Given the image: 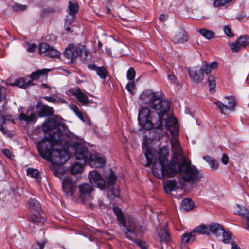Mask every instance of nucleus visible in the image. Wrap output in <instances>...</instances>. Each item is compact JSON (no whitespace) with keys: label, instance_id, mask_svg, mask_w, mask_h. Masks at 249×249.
<instances>
[{"label":"nucleus","instance_id":"79ce46f5","mask_svg":"<svg viewBox=\"0 0 249 249\" xmlns=\"http://www.w3.org/2000/svg\"><path fill=\"white\" fill-rule=\"evenodd\" d=\"M30 219L31 222L34 224H39L40 223H43L44 221L43 218H41L38 215L36 214L31 215L30 216Z\"/></svg>","mask_w":249,"mask_h":249},{"label":"nucleus","instance_id":"5fc2aeb1","mask_svg":"<svg viewBox=\"0 0 249 249\" xmlns=\"http://www.w3.org/2000/svg\"><path fill=\"white\" fill-rule=\"evenodd\" d=\"M221 161L225 165L228 163L229 158L226 154H223Z\"/></svg>","mask_w":249,"mask_h":249},{"label":"nucleus","instance_id":"aec40b11","mask_svg":"<svg viewBox=\"0 0 249 249\" xmlns=\"http://www.w3.org/2000/svg\"><path fill=\"white\" fill-rule=\"evenodd\" d=\"M224 229L223 226L219 224L212 223L208 225L209 234L210 235V233H212L216 237L220 236Z\"/></svg>","mask_w":249,"mask_h":249},{"label":"nucleus","instance_id":"a19ab883","mask_svg":"<svg viewBox=\"0 0 249 249\" xmlns=\"http://www.w3.org/2000/svg\"><path fill=\"white\" fill-rule=\"evenodd\" d=\"M209 86H210V91L212 92L215 88L216 85L215 77L213 75H210L208 79Z\"/></svg>","mask_w":249,"mask_h":249},{"label":"nucleus","instance_id":"864d4df0","mask_svg":"<svg viewBox=\"0 0 249 249\" xmlns=\"http://www.w3.org/2000/svg\"><path fill=\"white\" fill-rule=\"evenodd\" d=\"M168 79L173 83H175L177 82V78L174 74L168 73Z\"/></svg>","mask_w":249,"mask_h":249},{"label":"nucleus","instance_id":"c756f323","mask_svg":"<svg viewBox=\"0 0 249 249\" xmlns=\"http://www.w3.org/2000/svg\"><path fill=\"white\" fill-rule=\"evenodd\" d=\"M27 174L33 178H35L37 182L41 181V177L39 171L37 169L29 168L27 170Z\"/></svg>","mask_w":249,"mask_h":249},{"label":"nucleus","instance_id":"4be33fe9","mask_svg":"<svg viewBox=\"0 0 249 249\" xmlns=\"http://www.w3.org/2000/svg\"><path fill=\"white\" fill-rule=\"evenodd\" d=\"M36 114L34 112L29 113V111L28 110L26 113H21L19 116V119L20 120L24 121L27 124H29L34 122L35 120Z\"/></svg>","mask_w":249,"mask_h":249},{"label":"nucleus","instance_id":"f03ea898","mask_svg":"<svg viewBox=\"0 0 249 249\" xmlns=\"http://www.w3.org/2000/svg\"><path fill=\"white\" fill-rule=\"evenodd\" d=\"M67 126L58 118L49 119L43 123L42 129L45 132L53 131L49 138L45 137L38 142L37 150L44 159L50 160L56 165L64 164L69 159V154L65 149H53L54 144L61 142L66 134Z\"/></svg>","mask_w":249,"mask_h":249},{"label":"nucleus","instance_id":"412c9836","mask_svg":"<svg viewBox=\"0 0 249 249\" xmlns=\"http://www.w3.org/2000/svg\"><path fill=\"white\" fill-rule=\"evenodd\" d=\"M158 237L160 243L168 244L171 240L170 234L165 228L160 230L158 233Z\"/></svg>","mask_w":249,"mask_h":249},{"label":"nucleus","instance_id":"8fccbe9b","mask_svg":"<svg viewBox=\"0 0 249 249\" xmlns=\"http://www.w3.org/2000/svg\"><path fill=\"white\" fill-rule=\"evenodd\" d=\"M3 124H4L0 123V130L4 135H6L7 136L10 135L11 133L10 131L3 126Z\"/></svg>","mask_w":249,"mask_h":249},{"label":"nucleus","instance_id":"774afa93","mask_svg":"<svg viewBox=\"0 0 249 249\" xmlns=\"http://www.w3.org/2000/svg\"><path fill=\"white\" fill-rule=\"evenodd\" d=\"M41 87H43L44 88H48L49 87L48 85L46 84H42L41 85Z\"/></svg>","mask_w":249,"mask_h":249},{"label":"nucleus","instance_id":"680f3d73","mask_svg":"<svg viewBox=\"0 0 249 249\" xmlns=\"http://www.w3.org/2000/svg\"><path fill=\"white\" fill-rule=\"evenodd\" d=\"M248 17L246 16V15H238L237 17H236V18L238 19V20H239V21H241L242 20H243L245 18H247Z\"/></svg>","mask_w":249,"mask_h":249},{"label":"nucleus","instance_id":"72a5a7b5","mask_svg":"<svg viewBox=\"0 0 249 249\" xmlns=\"http://www.w3.org/2000/svg\"><path fill=\"white\" fill-rule=\"evenodd\" d=\"M117 177L112 170H110V173L107 178V183L106 184V186H113L117 180Z\"/></svg>","mask_w":249,"mask_h":249},{"label":"nucleus","instance_id":"052dcab7","mask_svg":"<svg viewBox=\"0 0 249 249\" xmlns=\"http://www.w3.org/2000/svg\"><path fill=\"white\" fill-rule=\"evenodd\" d=\"M168 18V16L166 14H161L159 17V19L160 21H164Z\"/></svg>","mask_w":249,"mask_h":249},{"label":"nucleus","instance_id":"20e7f679","mask_svg":"<svg viewBox=\"0 0 249 249\" xmlns=\"http://www.w3.org/2000/svg\"><path fill=\"white\" fill-rule=\"evenodd\" d=\"M218 65L216 62H212L210 64L205 62L203 66H196L188 68V71L192 81L196 83H199L203 81L204 73L209 74L213 69L217 68Z\"/></svg>","mask_w":249,"mask_h":249},{"label":"nucleus","instance_id":"c03bdc74","mask_svg":"<svg viewBox=\"0 0 249 249\" xmlns=\"http://www.w3.org/2000/svg\"><path fill=\"white\" fill-rule=\"evenodd\" d=\"M107 196L109 198L113 199L119 196V191L118 190L115 191L113 189L111 188L108 191Z\"/></svg>","mask_w":249,"mask_h":249},{"label":"nucleus","instance_id":"9d476101","mask_svg":"<svg viewBox=\"0 0 249 249\" xmlns=\"http://www.w3.org/2000/svg\"><path fill=\"white\" fill-rule=\"evenodd\" d=\"M39 53L44 56L52 58H58L60 53L46 43H41L39 46Z\"/></svg>","mask_w":249,"mask_h":249},{"label":"nucleus","instance_id":"7c9ffc66","mask_svg":"<svg viewBox=\"0 0 249 249\" xmlns=\"http://www.w3.org/2000/svg\"><path fill=\"white\" fill-rule=\"evenodd\" d=\"M196 239V236L192 231L190 232L186 233L182 236V242L186 244L189 242H193Z\"/></svg>","mask_w":249,"mask_h":249},{"label":"nucleus","instance_id":"ea45409f","mask_svg":"<svg viewBox=\"0 0 249 249\" xmlns=\"http://www.w3.org/2000/svg\"><path fill=\"white\" fill-rule=\"evenodd\" d=\"M144 154L147 160V163L145 165V166L148 167L151 165L153 161V155L151 153L150 150L148 148H146L145 150Z\"/></svg>","mask_w":249,"mask_h":249},{"label":"nucleus","instance_id":"6ab92c4d","mask_svg":"<svg viewBox=\"0 0 249 249\" xmlns=\"http://www.w3.org/2000/svg\"><path fill=\"white\" fill-rule=\"evenodd\" d=\"M73 94L82 105H85L89 104V100L88 96L81 91L79 88H76L73 91Z\"/></svg>","mask_w":249,"mask_h":249},{"label":"nucleus","instance_id":"de8ad7c7","mask_svg":"<svg viewBox=\"0 0 249 249\" xmlns=\"http://www.w3.org/2000/svg\"><path fill=\"white\" fill-rule=\"evenodd\" d=\"M224 31L228 36L232 37L234 36L233 33L231 32V30L229 26H225L224 28Z\"/></svg>","mask_w":249,"mask_h":249},{"label":"nucleus","instance_id":"c85d7f7f","mask_svg":"<svg viewBox=\"0 0 249 249\" xmlns=\"http://www.w3.org/2000/svg\"><path fill=\"white\" fill-rule=\"evenodd\" d=\"M203 159L209 164L212 170H216L218 167V164L213 157L206 155L203 157Z\"/></svg>","mask_w":249,"mask_h":249},{"label":"nucleus","instance_id":"b1692460","mask_svg":"<svg viewBox=\"0 0 249 249\" xmlns=\"http://www.w3.org/2000/svg\"><path fill=\"white\" fill-rule=\"evenodd\" d=\"M192 231L194 233L209 235L208 225L201 224L194 229Z\"/></svg>","mask_w":249,"mask_h":249},{"label":"nucleus","instance_id":"cd10ccee","mask_svg":"<svg viewBox=\"0 0 249 249\" xmlns=\"http://www.w3.org/2000/svg\"><path fill=\"white\" fill-rule=\"evenodd\" d=\"M234 209L235 214L241 216L243 217L248 214L249 212L246 208L244 206H240L239 204L236 205V206L234 207Z\"/></svg>","mask_w":249,"mask_h":249},{"label":"nucleus","instance_id":"ddd939ff","mask_svg":"<svg viewBox=\"0 0 249 249\" xmlns=\"http://www.w3.org/2000/svg\"><path fill=\"white\" fill-rule=\"evenodd\" d=\"M90 155V154L88 151L87 148L82 145H78L75 149V159L80 160L83 163L87 162Z\"/></svg>","mask_w":249,"mask_h":249},{"label":"nucleus","instance_id":"0e129e2a","mask_svg":"<svg viewBox=\"0 0 249 249\" xmlns=\"http://www.w3.org/2000/svg\"><path fill=\"white\" fill-rule=\"evenodd\" d=\"M137 244L142 248V249H147L146 247L143 246V243L142 242L139 241Z\"/></svg>","mask_w":249,"mask_h":249},{"label":"nucleus","instance_id":"a878e982","mask_svg":"<svg viewBox=\"0 0 249 249\" xmlns=\"http://www.w3.org/2000/svg\"><path fill=\"white\" fill-rule=\"evenodd\" d=\"M113 212L117 218V220L119 223V226L123 224V223L126 221L124 214L120 208L117 207H115L113 209Z\"/></svg>","mask_w":249,"mask_h":249},{"label":"nucleus","instance_id":"f3484780","mask_svg":"<svg viewBox=\"0 0 249 249\" xmlns=\"http://www.w3.org/2000/svg\"><path fill=\"white\" fill-rule=\"evenodd\" d=\"M89 165L94 168H99L104 166L105 162V159L95 154H90L87 161Z\"/></svg>","mask_w":249,"mask_h":249},{"label":"nucleus","instance_id":"f8f14e48","mask_svg":"<svg viewBox=\"0 0 249 249\" xmlns=\"http://www.w3.org/2000/svg\"><path fill=\"white\" fill-rule=\"evenodd\" d=\"M62 188L64 192L67 195L72 196L76 189V182L71 177H66L62 181Z\"/></svg>","mask_w":249,"mask_h":249},{"label":"nucleus","instance_id":"1a4fd4ad","mask_svg":"<svg viewBox=\"0 0 249 249\" xmlns=\"http://www.w3.org/2000/svg\"><path fill=\"white\" fill-rule=\"evenodd\" d=\"M225 99L228 100L227 103H224L220 101L214 103L221 113L223 114H227L229 111H233L235 107V101L233 98L226 97Z\"/></svg>","mask_w":249,"mask_h":249},{"label":"nucleus","instance_id":"4c0bfd02","mask_svg":"<svg viewBox=\"0 0 249 249\" xmlns=\"http://www.w3.org/2000/svg\"><path fill=\"white\" fill-rule=\"evenodd\" d=\"M221 234L223 235V242L225 244H228L231 243V233L226 231L225 230H223V231L221 232Z\"/></svg>","mask_w":249,"mask_h":249},{"label":"nucleus","instance_id":"f704fd0d","mask_svg":"<svg viewBox=\"0 0 249 249\" xmlns=\"http://www.w3.org/2000/svg\"><path fill=\"white\" fill-rule=\"evenodd\" d=\"M177 186V183L174 180H169L164 186V190L166 193H170L174 190Z\"/></svg>","mask_w":249,"mask_h":249},{"label":"nucleus","instance_id":"e433bc0d","mask_svg":"<svg viewBox=\"0 0 249 249\" xmlns=\"http://www.w3.org/2000/svg\"><path fill=\"white\" fill-rule=\"evenodd\" d=\"M70 108L73 111L75 114L81 120L84 121V115L83 113L79 110L78 107L73 104H71L69 106Z\"/></svg>","mask_w":249,"mask_h":249},{"label":"nucleus","instance_id":"2f4dec72","mask_svg":"<svg viewBox=\"0 0 249 249\" xmlns=\"http://www.w3.org/2000/svg\"><path fill=\"white\" fill-rule=\"evenodd\" d=\"M49 71L50 70L47 69L39 70L34 72H33L31 75L30 77L32 80H36L40 77L41 75L47 74Z\"/></svg>","mask_w":249,"mask_h":249},{"label":"nucleus","instance_id":"423d86ee","mask_svg":"<svg viewBox=\"0 0 249 249\" xmlns=\"http://www.w3.org/2000/svg\"><path fill=\"white\" fill-rule=\"evenodd\" d=\"M88 54L84 46H74L73 45H69L63 53L64 56L69 60L68 62L71 63H73L78 56L86 59Z\"/></svg>","mask_w":249,"mask_h":249},{"label":"nucleus","instance_id":"7ed1b4c3","mask_svg":"<svg viewBox=\"0 0 249 249\" xmlns=\"http://www.w3.org/2000/svg\"><path fill=\"white\" fill-rule=\"evenodd\" d=\"M140 98L144 104H147L151 108L159 110L157 114L158 121L155 123L156 128L163 129V127L177 124V120L174 117L164 118L170 109V103L169 101L162 99L156 93L150 90L144 91Z\"/></svg>","mask_w":249,"mask_h":249},{"label":"nucleus","instance_id":"f257e3e1","mask_svg":"<svg viewBox=\"0 0 249 249\" xmlns=\"http://www.w3.org/2000/svg\"><path fill=\"white\" fill-rule=\"evenodd\" d=\"M171 144L173 153V159L169 164H166L168 162V152L166 149H160L159 156L155 158L152 165L154 175L158 178H170L179 172L184 181L192 183L199 182L203 177V173L182 156L178 139L173 137L171 140Z\"/></svg>","mask_w":249,"mask_h":249},{"label":"nucleus","instance_id":"393cba45","mask_svg":"<svg viewBox=\"0 0 249 249\" xmlns=\"http://www.w3.org/2000/svg\"><path fill=\"white\" fill-rule=\"evenodd\" d=\"M194 207V202L191 199H184L181 203L180 208L184 211H188L192 210Z\"/></svg>","mask_w":249,"mask_h":249},{"label":"nucleus","instance_id":"39448f33","mask_svg":"<svg viewBox=\"0 0 249 249\" xmlns=\"http://www.w3.org/2000/svg\"><path fill=\"white\" fill-rule=\"evenodd\" d=\"M120 227L126 235V238L132 241L139 237L143 232L142 227L134 219H129L128 222L125 221Z\"/></svg>","mask_w":249,"mask_h":249},{"label":"nucleus","instance_id":"69168bd1","mask_svg":"<svg viewBox=\"0 0 249 249\" xmlns=\"http://www.w3.org/2000/svg\"><path fill=\"white\" fill-rule=\"evenodd\" d=\"M244 217H245L246 219L247 225L248 227L249 228V213H248V214H247Z\"/></svg>","mask_w":249,"mask_h":249},{"label":"nucleus","instance_id":"dca6fc26","mask_svg":"<svg viewBox=\"0 0 249 249\" xmlns=\"http://www.w3.org/2000/svg\"><path fill=\"white\" fill-rule=\"evenodd\" d=\"M36 109L38 115L40 117L51 116L54 112L53 107L43 105L40 102L37 103Z\"/></svg>","mask_w":249,"mask_h":249},{"label":"nucleus","instance_id":"603ef678","mask_svg":"<svg viewBox=\"0 0 249 249\" xmlns=\"http://www.w3.org/2000/svg\"><path fill=\"white\" fill-rule=\"evenodd\" d=\"M37 48V46L36 45L34 44H31L28 45V48H27V51L28 52H34L36 49Z\"/></svg>","mask_w":249,"mask_h":249},{"label":"nucleus","instance_id":"338daca9","mask_svg":"<svg viewBox=\"0 0 249 249\" xmlns=\"http://www.w3.org/2000/svg\"><path fill=\"white\" fill-rule=\"evenodd\" d=\"M36 246H37V247H38V249H43L44 247V244L42 243L38 244L37 245H36Z\"/></svg>","mask_w":249,"mask_h":249},{"label":"nucleus","instance_id":"09e8293b","mask_svg":"<svg viewBox=\"0 0 249 249\" xmlns=\"http://www.w3.org/2000/svg\"><path fill=\"white\" fill-rule=\"evenodd\" d=\"M12 8L14 11H23L26 9V5L15 4L13 6Z\"/></svg>","mask_w":249,"mask_h":249},{"label":"nucleus","instance_id":"2eb2a0df","mask_svg":"<svg viewBox=\"0 0 249 249\" xmlns=\"http://www.w3.org/2000/svg\"><path fill=\"white\" fill-rule=\"evenodd\" d=\"M188 36L184 29L180 28L172 36V40L175 44H182L188 40Z\"/></svg>","mask_w":249,"mask_h":249},{"label":"nucleus","instance_id":"58836bf2","mask_svg":"<svg viewBox=\"0 0 249 249\" xmlns=\"http://www.w3.org/2000/svg\"><path fill=\"white\" fill-rule=\"evenodd\" d=\"M10 85L12 86H18L25 89V81L23 78H20L15 80L14 82L10 83Z\"/></svg>","mask_w":249,"mask_h":249},{"label":"nucleus","instance_id":"473e14b6","mask_svg":"<svg viewBox=\"0 0 249 249\" xmlns=\"http://www.w3.org/2000/svg\"><path fill=\"white\" fill-rule=\"evenodd\" d=\"M199 32L203 37L207 39H211L215 36L214 32L206 29H201L199 30Z\"/></svg>","mask_w":249,"mask_h":249},{"label":"nucleus","instance_id":"bb28decb","mask_svg":"<svg viewBox=\"0 0 249 249\" xmlns=\"http://www.w3.org/2000/svg\"><path fill=\"white\" fill-rule=\"evenodd\" d=\"M85 163H83L81 161L80 163L76 162L71 165V171L72 174H76L81 173L83 171V164Z\"/></svg>","mask_w":249,"mask_h":249},{"label":"nucleus","instance_id":"49530a36","mask_svg":"<svg viewBox=\"0 0 249 249\" xmlns=\"http://www.w3.org/2000/svg\"><path fill=\"white\" fill-rule=\"evenodd\" d=\"M135 76V71L132 68H129L127 72V78L129 80H132Z\"/></svg>","mask_w":249,"mask_h":249},{"label":"nucleus","instance_id":"c9c22d12","mask_svg":"<svg viewBox=\"0 0 249 249\" xmlns=\"http://www.w3.org/2000/svg\"><path fill=\"white\" fill-rule=\"evenodd\" d=\"M96 72L97 74L103 79H105L108 75L107 69L103 66L99 67Z\"/></svg>","mask_w":249,"mask_h":249},{"label":"nucleus","instance_id":"0eeeda50","mask_svg":"<svg viewBox=\"0 0 249 249\" xmlns=\"http://www.w3.org/2000/svg\"><path fill=\"white\" fill-rule=\"evenodd\" d=\"M150 110L148 108H142L139 113L138 120L141 127L145 130L155 128L156 120L150 117Z\"/></svg>","mask_w":249,"mask_h":249},{"label":"nucleus","instance_id":"37998d69","mask_svg":"<svg viewBox=\"0 0 249 249\" xmlns=\"http://www.w3.org/2000/svg\"><path fill=\"white\" fill-rule=\"evenodd\" d=\"M165 128L168 130L170 133L174 136L178 134V124L169 127H165Z\"/></svg>","mask_w":249,"mask_h":249},{"label":"nucleus","instance_id":"bf43d9fd","mask_svg":"<svg viewBox=\"0 0 249 249\" xmlns=\"http://www.w3.org/2000/svg\"><path fill=\"white\" fill-rule=\"evenodd\" d=\"M88 67L89 69H91V70H94V71H97V68H98L99 67H97L95 64H89V65H88Z\"/></svg>","mask_w":249,"mask_h":249},{"label":"nucleus","instance_id":"6e6d98bb","mask_svg":"<svg viewBox=\"0 0 249 249\" xmlns=\"http://www.w3.org/2000/svg\"><path fill=\"white\" fill-rule=\"evenodd\" d=\"M2 153L8 158H10L11 156V153L10 151L8 149H5L3 150Z\"/></svg>","mask_w":249,"mask_h":249},{"label":"nucleus","instance_id":"5701e85b","mask_svg":"<svg viewBox=\"0 0 249 249\" xmlns=\"http://www.w3.org/2000/svg\"><path fill=\"white\" fill-rule=\"evenodd\" d=\"M28 207L32 211L36 212L38 214L41 209L39 203L35 199H30L29 200Z\"/></svg>","mask_w":249,"mask_h":249},{"label":"nucleus","instance_id":"9b49d317","mask_svg":"<svg viewBox=\"0 0 249 249\" xmlns=\"http://www.w3.org/2000/svg\"><path fill=\"white\" fill-rule=\"evenodd\" d=\"M249 44V37L247 35H241L235 41L231 44V48L233 52H238L245 48Z\"/></svg>","mask_w":249,"mask_h":249},{"label":"nucleus","instance_id":"a18cd8bd","mask_svg":"<svg viewBox=\"0 0 249 249\" xmlns=\"http://www.w3.org/2000/svg\"><path fill=\"white\" fill-rule=\"evenodd\" d=\"M232 0H215L213 3V5L215 7H218L220 6H223L225 5V4L228 3Z\"/></svg>","mask_w":249,"mask_h":249},{"label":"nucleus","instance_id":"13d9d810","mask_svg":"<svg viewBox=\"0 0 249 249\" xmlns=\"http://www.w3.org/2000/svg\"><path fill=\"white\" fill-rule=\"evenodd\" d=\"M44 98L47 101L50 102L54 103L56 101V99L53 97H49V96H45Z\"/></svg>","mask_w":249,"mask_h":249},{"label":"nucleus","instance_id":"6e6552de","mask_svg":"<svg viewBox=\"0 0 249 249\" xmlns=\"http://www.w3.org/2000/svg\"><path fill=\"white\" fill-rule=\"evenodd\" d=\"M79 199L84 203H87L91 206H96L95 202H90L92 199V193L93 187L92 185L89 183H83L78 187Z\"/></svg>","mask_w":249,"mask_h":249},{"label":"nucleus","instance_id":"4d7b16f0","mask_svg":"<svg viewBox=\"0 0 249 249\" xmlns=\"http://www.w3.org/2000/svg\"><path fill=\"white\" fill-rule=\"evenodd\" d=\"M7 120V119L5 118L0 110V123L5 124Z\"/></svg>","mask_w":249,"mask_h":249},{"label":"nucleus","instance_id":"e2e57ef3","mask_svg":"<svg viewBox=\"0 0 249 249\" xmlns=\"http://www.w3.org/2000/svg\"><path fill=\"white\" fill-rule=\"evenodd\" d=\"M33 80H32L31 79V80H29L27 83L25 82V89H26L29 87L34 85V83L32 81Z\"/></svg>","mask_w":249,"mask_h":249},{"label":"nucleus","instance_id":"4468645a","mask_svg":"<svg viewBox=\"0 0 249 249\" xmlns=\"http://www.w3.org/2000/svg\"><path fill=\"white\" fill-rule=\"evenodd\" d=\"M89 178L91 183L95 184L100 189H103L106 188V182L97 171H91L89 173Z\"/></svg>","mask_w":249,"mask_h":249},{"label":"nucleus","instance_id":"a211bd4d","mask_svg":"<svg viewBox=\"0 0 249 249\" xmlns=\"http://www.w3.org/2000/svg\"><path fill=\"white\" fill-rule=\"evenodd\" d=\"M78 10L79 5L77 2H69V13L70 15H71L72 17L71 18H70V19H67L66 20V24H67L68 23L69 24L73 22V21L74 20V16L77 13Z\"/></svg>","mask_w":249,"mask_h":249},{"label":"nucleus","instance_id":"3c124183","mask_svg":"<svg viewBox=\"0 0 249 249\" xmlns=\"http://www.w3.org/2000/svg\"><path fill=\"white\" fill-rule=\"evenodd\" d=\"M135 84L134 82H129L126 85L127 89L129 92L132 93L133 89H134Z\"/></svg>","mask_w":249,"mask_h":249}]
</instances>
